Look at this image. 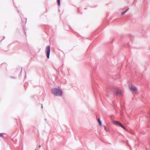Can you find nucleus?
I'll return each instance as SVG.
<instances>
[{
  "instance_id": "12",
  "label": "nucleus",
  "mask_w": 150,
  "mask_h": 150,
  "mask_svg": "<svg viewBox=\"0 0 150 150\" xmlns=\"http://www.w3.org/2000/svg\"><path fill=\"white\" fill-rule=\"evenodd\" d=\"M41 145H40L39 146V148H40L41 147Z\"/></svg>"
},
{
  "instance_id": "7",
  "label": "nucleus",
  "mask_w": 150,
  "mask_h": 150,
  "mask_svg": "<svg viewBox=\"0 0 150 150\" xmlns=\"http://www.w3.org/2000/svg\"><path fill=\"white\" fill-rule=\"evenodd\" d=\"M128 9H129L128 8V9H127L125 11L122 12V15L124 14L126 12H127L128 10Z\"/></svg>"
},
{
  "instance_id": "10",
  "label": "nucleus",
  "mask_w": 150,
  "mask_h": 150,
  "mask_svg": "<svg viewBox=\"0 0 150 150\" xmlns=\"http://www.w3.org/2000/svg\"><path fill=\"white\" fill-rule=\"evenodd\" d=\"M23 20H24L23 21L22 20V21L26 23V18H24V19Z\"/></svg>"
},
{
  "instance_id": "5",
  "label": "nucleus",
  "mask_w": 150,
  "mask_h": 150,
  "mask_svg": "<svg viewBox=\"0 0 150 150\" xmlns=\"http://www.w3.org/2000/svg\"><path fill=\"white\" fill-rule=\"evenodd\" d=\"M98 122L99 123V125H100L101 126L102 125V123L101 121L100 120V119H98Z\"/></svg>"
},
{
  "instance_id": "3",
  "label": "nucleus",
  "mask_w": 150,
  "mask_h": 150,
  "mask_svg": "<svg viewBox=\"0 0 150 150\" xmlns=\"http://www.w3.org/2000/svg\"><path fill=\"white\" fill-rule=\"evenodd\" d=\"M45 51L47 54L46 56H49L50 52V46H48L46 47Z\"/></svg>"
},
{
  "instance_id": "9",
  "label": "nucleus",
  "mask_w": 150,
  "mask_h": 150,
  "mask_svg": "<svg viewBox=\"0 0 150 150\" xmlns=\"http://www.w3.org/2000/svg\"><path fill=\"white\" fill-rule=\"evenodd\" d=\"M60 0H57V2L58 5L59 6H60Z\"/></svg>"
},
{
  "instance_id": "13",
  "label": "nucleus",
  "mask_w": 150,
  "mask_h": 150,
  "mask_svg": "<svg viewBox=\"0 0 150 150\" xmlns=\"http://www.w3.org/2000/svg\"><path fill=\"white\" fill-rule=\"evenodd\" d=\"M42 108H43V106H42Z\"/></svg>"
},
{
  "instance_id": "15",
  "label": "nucleus",
  "mask_w": 150,
  "mask_h": 150,
  "mask_svg": "<svg viewBox=\"0 0 150 150\" xmlns=\"http://www.w3.org/2000/svg\"><path fill=\"white\" fill-rule=\"evenodd\" d=\"M35 150H36V149H35Z\"/></svg>"
},
{
  "instance_id": "11",
  "label": "nucleus",
  "mask_w": 150,
  "mask_h": 150,
  "mask_svg": "<svg viewBox=\"0 0 150 150\" xmlns=\"http://www.w3.org/2000/svg\"><path fill=\"white\" fill-rule=\"evenodd\" d=\"M2 134H0V137H2Z\"/></svg>"
},
{
  "instance_id": "4",
  "label": "nucleus",
  "mask_w": 150,
  "mask_h": 150,
  "mask_svg": "<svg viewBox=\"0 0 150 150\" xmlns=\"http://www.w3.org/2000/svg\"><path fill=\"white\" fill-rule=\"evenodd\" d=\"M130 89L131 90L133 91H136L137 90L136 88L134 86H132L130 87Z\"/></svg>"
},
{
  "instance_id": "8",
  "label": "nucleus",
  "mask_w": 150,
  "mask_h": 150,
  "mask_svg": "<svg viewBox=\"0 0 150 150\" xmlns=\"http://www.w3.org/2000/svg\"><path fill=\"white\" fill-rule=\"evenodd\" d=\"M116 93L117 94H120L121 93V92L120 91H116Z\"/></svg>"
},
{
  "instance_id": "14",
  "label": "nucleus",
  "mask_w": 150,
  "mask_h": 150,
  "mask_svg": "<svg viewBox=\"0 0 150 150\" xmlns=\"http://www.w3.org/2000/svg\"><path fill=\"white\" fill-rule=\"evenodd\" d=\"M49 57H47V58H49Z\"/></svg>"
},
{
  "instance_id": "6",
  "label": "nucleus",
  "mask_w": 150,
  "mask_h": 150,
  "mask_svg": "<svg viewBox=\"0 0 150 150\" xmlns=\"http://www.w3.org/2000/svg\"><path fill=\"white\" fill-rule=\"evenodd\" d=\"M105 130L106 131L108 132L109 131V129L108 127H105Z\"/></svg>"
},
{
  "instance_id": "1",
  "label": "nucleus",
  "mask_w": 150,
  "mask_h": 150,
  "mask_svg": "<svg viewBox=\"0 0 150 150\" xmlns=\"http://www.w3.org/2000/svg\"><path fill=\"white\" fill-rule=\"evenodd\" d=\"M52 93L57 96H61L62 95V91L60 89L57 88H54L52 90Z\"/></svg>"
},
{
  "instance_id": "2",
  "label": "nucleus",
  "mask_w": 150,
  "mask_h": 150,
  "mask_svg": "<svg viewBox=\"0 0 150 150\" xmlns=\"http://www.w3.org/2000/svg\"><path fill=\"white\" fill-rule=\"evenodd\" d=\"M113 123L116 125L120 126L125 130V127L120 122L117 121H114Z\"/></svg>"
}]
</instances>
